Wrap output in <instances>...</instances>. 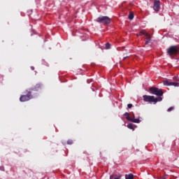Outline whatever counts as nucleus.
<instances>
[{"mask_svg": "<svg viewBox=\"0 0 179 179\" xmlns=\"http://www.w3.org/2000/svg\"><path fill=\"white\" fill-rule=\"evenodd\" d=\"M123 59H127V57H124Z\"/></svg>", "mask_w": 179, "mask_h": 179, "instance_id": "5701e85b", "label": "nucleus"}, {"mask_svg": "<svg viewBox=\"0 0 179 179\" xmlns=\"http://www.w3.org/2000/svg\"><path fill=\"white\" fill-rule=\"evenodd\" d=\"M147 32H145V30H143V31H141V32H140V34H138L137 36H146L147 35Z\"/></svg>", "mask_w": 179, "mask_h": 179, "instance_id": "f8f14e48", "label": "nucleus"}, {"mask_svg": "<svg viewBox=\"0 0 179 179\" xmlns=\"http://www.w3.org/2000/svg\"><path fill=\"white\" fill-rule=\"evenodd\" d=\"M149 92L151 94H155V96H158V97H162V96H163V91L162 90H159L157 87H150Z\"/></svg>", "mask_w": 179, "mask_h": 179, "instance_id": "39448f33", "label": "nucleus"}, {"mask_svg": "<svg viewBox=\"0 0 179 179\" xmlns=\"http://www.w3.org/2000/svg\"><path fill=\"white\" fill-rule=\"evenodd\" d=\"M97 23H102L103 24H110L111 23V19L107 16L99 17L95 20Z\"/></svg>", "mask_w": 179, "mask_h": 179, "instance_id": "20e7f679", "label": "nucleus"}, {"mask_svg": "<svg viewBox=\"0 0 179 179\" xmlns=\"http://www.w3.org/2000/svg\"><path fill=\"white\" fill-rule=\"evenodd\" d=\"M166 52L170 57H173V55H178L179 54V46L172 45L167 49Z\"/></svg>", "mask_w": 179, "mask_h": 179, "instance_id": "7ed1b4c3", "label": "nucleus"}, {"mask_svg": "<svg viewBox=\"0 0 179 179\" xmlns=\"http://www.w3.org/2000/svg\"><path fill=\"white\" fill-rule=\"evenodd\" d=\"M173 110H174V107L171 106V108H168L167 111L168 113H170V111H173Z\"/></svg>", "mask_w": 179, "mask_h": 179, "instance_id": "a211bd4d", "label": "nucleus"}, {"mask_svg": "<svg viewBox=\"0 0 179 179\" xmlns=\"http://www.w3.org/2000/svg\"><path fill=\"white\" fill-rule=\"evenodd\" d=\"M127 107H128V108H132V107H133L132 103H129V104L127 105Z\"/></svg>", "mask_w": 179, "mask_h": 179, "instance_id": "412c9836", "label": "nucleus"}, {"mask_svg": "<svg viewBox=\"0 0 179 179\" xmlns=\"http://www.w3.org/2000/svg\"><path fill=\"white\" fill-rule=\"evenodd\" d=\"M173 80H174L175 82H178V80H179L178 77V76H174V77H173Z\"/></svg>", "mask_w": 179, "mask_h": 179, "instance_id": "6ab92c4d", "label": "nucleus"}, {"mask_svg": "<svg viewBox=\"0 0 179 179\" xmlns=\"http://www.w3.org/2000/svg\"><path fill=\"white\" fill-rule=\"evenodd\" d=\"M130 117H131V118H133V120H136L135 119V113H134V112L130 113Z\"/></svg>", "mask_w": 179, "mask_h": 179, "instance_id": "dca6fc26", "label": "nucleus"}, {"mask_svg": "<svg viewBox=\"0 0 179 179\" xmlns=\"http://www.w3.org/2000/svg\"><path fill=\"white\" fill-rule=\"evenodd\" d=\"M24 95H21L20 97V101L24 102V101H29V100H31L33 99V94H31V90H27L24 92Z\"/></svg>", "mask_w": 179, "mask_h": 179, "instance_id": "f03ea898", "label": "nucleus"}, {"mask_svg": "<svg viewBox=\"0 0 179 179\" xmlns=\"http://www.w3.org/2000/svg\"><path fill=\"white\" fill-rule=\"evenodd\" d=\"M124 115L126 116V120H127V121H129L130 122H134L135 124H139V122H141V120L134 119V118L131 117L130 113H129L128 112H126L124 114Z\"/></svg>", "mask_w": 179, "mask_h": 179, "instance_id": "423d86ee", "label": "nucleus"}, {"mask_svg": "<svg viewBox=\"0 0 179 179\" xmlns=\"http://www.w3.org/2000/svg\"><path fill=\"white\" fill-rule=\"evenodd\" d=\"M120 176H114V175H112L110 176V179H120Z\"/></svg>", "mask_w": 179, "mask_h": 179, "instance_id": "ddd939ff", "label": "nucleus"}, {"mask_svg": "<svg viewBox=\"0 0 179 179\" xmlns=\"http://www.w3.org/2000/svg\"><path fill=\"white\" fill-rule=\"evenodd\" d=\"M125 178L126 179H134V174H132V173L126 174L125 175Z\"/></svg>", "mask_w": 179, "mask_h": 179, "instance_id": "9b49d317", "label": "nucleus"}, {"mask_svg": "<svg viewBox=\"0 0 179 179\" xmlns=\"http://www.w3.org/2000/svg\"><path fill=\"white\" fill-rule=\"evenodd\" d=\"M164 86H174L175 87H177L179 85L178 83H173L169 80H164Z\"/></svg>", "mask_w": 179, "mask_h": 179, "instance_id": "0eeeda50", "label": "nucleus"}, {"mask_svg": "<svg viewBox=\"0 0 179 179\" xmlns=\"http://www.w3.org/2000/svg\"><path fill=\"white\" fill-rule=\"evenodd\" d=\"M72 143H73V141L72 140H69L67 141V145H72Z\"/></svg>", "mask_w": 179, "mask_h": 179, "instance_id": "aec40b11", "label": "nucleus"}, {"mask_svg": "<svg viewBox=\"0 0 179 179\" xmlns=\"http://www.w3.org/2000/svg\"><path fill=\"white\" fill-rule=\"evenodd\" d=\"M143 99L144 101H146L147 103H157V101H162L163 99L162 97L159 98H155L154 96L150 95H143Z\"/></svg>", "mask_w": 179, "mask_h": 179, "instance_id": "f257e3e1", "label": "nucleus"}, {"mask_svg": "<svg viewBox=\"0 0 179 179\" xmlns=\"http://www.w3.org/2000/svg\"><path fill=\"white\" fill-rule=\"evenodd\" d=\"M127 128H129V129H134V124L132 123L129 124Z\"/></svg>", "mask_w": 179, "mask_h": 179, "instance_id": "4468645a", "label": "nucleus"}, {"mask_svg": "<svg viewBox=\"0 0 179 179\" xmlns=\"http://www.w3.org/2000/svg\"><path fill=\"white\" fill-rule=\"evenodd\" d=\"M155 1H159V0H155Z\"/></svg>", "mask_w": 179, "mask_h": 179, "instance_id": "b1692460", "label": "nucleus"}, {"mask_svg": "<svg viewBox=\"0 0 179 179\" xmlns=\"http://www.w3.org/2000/svg\"><path fill=\"white\" fill-rule=\"evenodd\" d=\"M110 47H111V45H110L109 43H108L106 44V50L110 49Z\"/></svg>", "mask_w": 179, "mask_h": 179, "instance_id": "f3484780", "label": "nucleus"}, {"mask_svg": "<svg viewBox=\"0 0 179 179\" xmlns=\"http://www.w3.org/2000/svg\"><path fill=\"white\" fill-rule=\"evenodd\" d=\"M154 10L155 12H159L160 10V1H155L154 2Z\"/></svg>", "mask_w": 179, "mask_h": 179, "instance_id": "1a4fd4ad", "label": "nucleus"}, {"mask_svg": "<svg viewBox=\"0 0 179 179\" xmlns=\"http://www.w3.org/2000/svg\"><path fill=\"white\" fill-rule=\"evenodd\" d=\"M43 88V85L41 84H36L33 88L29 89L31 92H38V90H41Z\"/></svg>", "mask_w": 179, "mask_h": 179, "instance_id": "6e6552de", "label": "nucleus"}, {"mask_svg": "<svg viewBox=\"0 0 179 179\" xmlns=\"http://www.w3.org/2000/svg\"><path fill=\"white\" fill-rule=\"evenodd\" d=\"M145 38H146V41H145V45H148L150 43V40L152 39V36H150V34H147L145 35Z\"/></svg>", "mask_w": 179, "mask_h": 179, "instance_id": "9d476101", "label": "nucleus"}, {"mask_svg": "<svg viewBox=\"0 0 179 179\" xmlns=\"http://www.w3.org/2000/svg\"><path fill=\"white\" fill-rule=\"evenodd\" d=\"M128 18L129 19V20H132L134 19V13H131L129 15Z\"/></svg>", "mask_w": 179, "mask_h": 179, "instance_id": "2eb2a0df", "label": "nucleus"}, {"mask_svg": "<svg viewBox=\"0 0 179 179\" xmlns=\"http://www.w3.org/2000/svg\"><path fill=\"white\" fill-rule=\"evenodd\" d=\"M31 71H34V66H31Z\"/></svg>", "mask_w": 179, "mask_h": 179, "instance_id": "4be33fe9", "label": "nucleus"}]
</instances>
